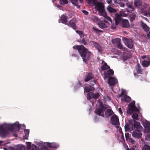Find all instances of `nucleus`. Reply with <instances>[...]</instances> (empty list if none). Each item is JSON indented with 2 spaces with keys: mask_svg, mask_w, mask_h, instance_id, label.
I'll return each mask as SVG.
<instances>
[{
  "mask_svg": "<svg viewBox=\"0 0 150 150\" xmlns=\"http://www.w3.org/2000/svg\"><path fill=\"white\" fill-rule=\"evenodd\" d=\"M125 131H132L134 129H136L132 132V136L137 138L142 137V134L141 132L142 129V127L140 125L139 122L134 121L132 125L131 123L126 125L125 126Z\"/></svg>",
  "mask_w": 150,
  "mask_h": 150,
  "instance_id": "f257e3e1",
  "label": "nucleus"
},
{
  "mask_svg": "<svg viewBox=\"0 0 150 150\" xmlns=\"http://www.w3.org/2000/svg\"><path fill=\"white\" fill-rule=\"evenodd\" d=\"M73 48L78 50L83 62L86 64H88V61L91 58V52L83 45H75L73 46Z\"/></svg>",
  "mask_w": 150,
  "mask_h": 150,
  "instance_id": "f03ea898",
  "label": "nucleus"
},
{
  "mask_svg": "<svg viewBox=\"0 0 150 150\" xmlns=\"http://www.w3.org/2000/svg\"><path fill=\"white\" fill-rule=\"evenodd\" d=\"M108 108V106L105 104H102L98 108H96L94 111L95 113L99 116H101L103 117H105L104 113Z\"/></svg>",
  "mask_w": 150,
  "mask_h": 150,
  "instance_id": "7ed1b4c3",
  "label": "nucleus"
},
{
  "mask_svg": "<svg viewBox=\"0 0 150 150\" xmlns=\"http://www.w3.org/2000/svg\"><path fill=\"white\" fill-rule=\"evenodd\" d=\"M129 108L127 110V112L128 114H131L134 111L139 112V111L135 105V101H133L130 103L129 105Z\"/></svg>",
  "mask_w": 150,
  "mask_h": 150,
  "instance_id": "20e7f679",
  "label": "nucleus"
},
{
  "mask_svg": "<svg viewBox=\"0 0 150 150\" xmlns=\"http://www.w3.org/2000/svg\"><path fill=\"white\" fill-rule=\"evenodd\" d=\"M110 122L112 125H115L117 128L119 127L120 125L119 119L118 117L116 115H113L111 117Z\"/></svg>",
  "mask_w": 150,
  "mask_h": 150,
  "instance_id": "39448f33",
  "label": "nucleus"
},
{
  "mask_svg": "<svg viewBox=\"0 0 150 150\" xmlns=\"http://www.w3.org/2000/svg\"><path fill=\"white\" fill-rule=\"evenodd\" d=\"M123 41L125 45L129 48L132 49L133 47V43L131 39L125 38L123 39Z\"/></svg>",
  "mask_w": 150,
  "mask_h": 150,
  "instance_id": "423d86ee",
  "label": "nucleus"
},
{
  "mask_svg": "<svg viewBox=\"0 0 150 150\" xmlns=\"http://www.w3.org/2000/svg\"><path fill=\"white\" fill-rule=\"evenodd\" d=\"M99 96V94L98 93H95L93 92H90L87 94V99L88 100H90L92 98H93L95 99H96Z\"/></svg>",
  "mask_w": 150,
  "mask_h": 150,
  "instance_id": "0eeeda50",
  "label": "nucleus"
},
{
  "mask_svg": "<svg viewBox=\"0 0 150 150\" xmlns=\"http://www.w3.org/2000/svg\"><path fill=\"white\" fill-rule=\"evenodd\" d=\"M76 18H73L69 21L68 23H67L69 26L71 27L72 28L75 30L76 29Z\"/></svg>",
  "mask_w": 150,
  "mask_h": 150,
  "instance_id": "6e6552de",
  "label": "nucleus"
},
{
  "mask_svg": "<svg viewBox=\"0 0 150 150\" xmlns=\"http://www.w3.org/2000/svg\"><path fill=\"white\" fill-rule=\"evenodd\" d=\"M108 81L109 84L111 86H114L118 83L117 79L112 77L109 78Z\"/></svg>",
  "mask_w": 150,
  "mask_h": 150,
  "instance_id": "1a4fd4ad",
  "label": "nucleus"
},
{
  "mask_svg": "<svg viewBox=\"0 0 150 150\" xmlns=\"http://www.w3.org/2000/svg\"><path fill=\"white\" fill-rule=\"evenodd\" d=\"M86 74L85 76L84 81L85 82H88L94 79L93 75L91 73H86Z\"/></svg>",
  "mask_w": 150,
  "mask_h": 150,
  "instance_id": "9d476101",
  "label": "nucleus"
},
{
  "mask_svg": "<svg viewBox=\"0 0 150 150\" xmlns=\"http://www.w3.org/2000/svg\"><path fill=\"white\" fill-rule=\"evenodd\" d=\"M8 134V132L3 126H0V136L2 137H5Z\"/></svg>",
  "mask_w": 150,
  "mask_h": 150,
  "instance_id": "9b49d317",
  "label": "nucleus"
},
{
  "mask_svg": "<svg viewBox=\"0 0 150 150\" xmlns=\"http://www.w3.org/2000/svg\"><path fill=\"white\" fill-rule=\"evenodd\" d=\"M20 126V125L19 124H17L14 123L12 125H8L7 126V128L9 130L13 131L14 130L15 127L19 128Z\"/></svg>",
  "mask_w": 150,
  "mask_h": 150,
  "instance_id": "f8f14e48",
  "label": "nucleus"
},
{
  "mask_svg": "<svg viewBox=\"0 0 150 150\" xmlns=\"http://www.w3.org/2000/svg\"><path fill=\"white\" fill-rule=\"evenodd\" d=\"M95 8L99 12L104 9V6L101 3L98 1L95 4Z\"/></svg>",
  "mask_w": 150,
  "mask_h": 150,
  "instance_id": "ddd939ff",
  "label": "nucleus"
},
{
  "mask_svg": "<svg viewBox=\"0 0 150 150\" xmlns=\"http://www.w3.org/2000/svg\"><path fill=\"white\" fill-rule=\"evenodd\" d=\"M101 64H103L101 67V69L102 71H104L105 70L110 69V67L108 66L107 64L103 60H101Z\"/></svg>",
  "mask_w": 150,
  "mask_h": 150,
  "instance_id": "4468645a",
  "label": "nucleus"
},
{
  "mask_svg": "<svg viewBox=\"0 0 150 150\" xmlns=\"http://www.w3.org/2000/svg\"><path fill=\"white\" fill-rule=\"evenodd\" d=\"M91 42L93 43L94 46L99 52L102 51L101 47L98 42H95L94 41H92Z\"/></svg>",
  "mask_w": 150,
  "mask_h": 150,
  "instance_id": "2eb2a0df",
  "label": "nucleus"
},
{
  "mask_svg": "<svg viewBox=\"0 0 150 150\" xmlns=\"http://www.w3.org/2000/svg\"><path fill=\"white\" fill-rule=\"evenodd\" d=\"M114 71L112 69H110L104 72V75L105 77L107 78L110 75H112L114 74Z\"/></svg>",
  "mask_w": 150,
  "mask_h": 150,
  "instance_id": "dca6fc26",
  "label": "nucleus"
},
{
  "mask_svg": "<svg viewBox=\"0 0 150 150\" xmlns=\"http://www.w3.org/2000/svg\"><path fill=\"white\" fill-rule=\"evenodd\" d=\"M105 111V117H106L110 116L113 115L114 113L113 111L111 109H108Z\"/></svg>",
  "mask_w": 150,
  "mask_h": 150,
  "instance_id": "f3484780",
  "label": "nucleus"
},
{
  "mask_svg": "<svg viewBox=\"0 0 150 150\" xmlns=\"http://www.w3.org/2000/svg\"><path fill=\"white\" fill-rule=\"evenodd\" d=\"M98 24L99 27L101 29L106 28L107 27V26L104 23L103 21H100L98 22Z\"/></svg>",
  "mask_w": 150,
  "mask_h": 150,
  "instance_id": "a211bd4d",
  "label": "nucleus"
},
{
  "mask_svg": "<svg viewBox=\"0 0 150 150\" xmlns=\"http://www.w3.org/2000/svg\"><path fill=\"white\" fill-rule=\"evenodd\" d=\"M131 100V98L129 96L126 94H125L123 98H121L122 101L127 102Z\"/></svg>",
  "mask_w": 150,
  "mask_h": 150,
  "instance_id": "6ab92c4d",
  "label": "nucleus"
},
{
  "mask_svg": "<svg viewBox=\"0 0 150 150\" xmlns=\"http://www.w3.org/2000/svg\"><path fill=\"white\" fill-rule=\"evenodd\" d=\"M126 6L128 7L127 9V11L131 13L134 11V8L132 6L131 3H127L126 4Z\"/></svg>",
  "mask_w": 150,
  "mask_h": 150,
  "instance_id": "aec40b11",
  "label": "nucleus"
},
{
  "mask_svg": "<svg viewBox=\"0 0 150 150\" xmlns=\"http://www.w3.org/2000/svg\"><path fill=\"white\" fill-rule=\"evenodd\" d=\"M141 26L144 31H148L149 30V28L146 24L144 23L142 21L141 22Z\"/></svg>",
  "mask_w": 150,
  "mask_h": 150,
  "instance_id": "412c9836",
  "label": "nucleus"
},
{
  "mask_svg": "<svg viewBox=\"0 0 150 150\" xmlns=\"http://www.w3.org/2000/svg\"><path fill=\"white\" fill-rule=\"evenodd\" d=\"M122 25L124 28H128L129 26V24L128 20L125 19L122 21Z\"/></svg>",
  "mask_w": 150,
  "mask_h": 150,
  "instance_id": "4be33fe9",
  "label": "nucleus"
},
{
  "mask_svg": "<svg viewBox=\"0 0 150 150\" xmlns=\"http://www.w3.org/2000/svg\"><path fill=\"white\" fill-rule=\"evenodd\" d=\"M61 19L62 23L66 25L67 24V18L66 16L64 14L62 15Z\"/></svg>",
  "mask_w": 150,
  "mask_h": 150,
  "instance_id": "5701e85b",
  "label": "nucleus"
},
{
  "mask_svg": "<svg viewBox=\"0 0 150 150\" xmlns=\"http://www.w3.org/2000/svg\"><path fill=\"white\" fill-rule=\"evenodd\" d=\"M136 69L137 73L139 74H142V70L139 64L138 63L137 64L136 67Z\"/></svg>",
  "mask_w": 150,
  "mask_h": 150,
  "instance_id": "b1692460",
  "label": "nucleus"
},
{
  "mask_svg": "<svg viewBox=\"0 0 150 150\" xmlns=\"http://www.w3.org/2000/svg\"><path fill=\"white\" fill-rule=\"evenodd\" d=\"M142 65L143 67H147L150 65V60L146 61L144 60L142 62Z\"/></svg>",
  "mask_w": 150,
  "mask_h": 150,
  "instance_id": "393cba45",
  "label": "nucleus"
},
{
  "mask_svg": "<svg viewBox=\"0 0 150 150\" xmlns=\"http://www.w3.org/2000/svg\"><path fill=\"white\" fill-rule=\"evenodd\" d=\"M94 89L95 88L93 87L90 86H89L85 87L84 90L86 92L88 93L90 92L91 91L94 90Z\"/></svg>",
  "mask_w": 150,
  "mask_h": 150,
  "instance_id": "a878e982",
  "label": "nucleus"
},
{
  "mask_svg": "<svg viewBox=\"0 0 150 150\" xmlns=\"http://www.w3.org/2000/svg\"><path fill=\"white\" fill-rule=\"evenodd\" d=\"M47 146L50 148L57 149L58 147L57 145L54 143H47Z\"/></svg>",
  "mask_w": 150,
  "mask_h": 150,
  "instance_id": "bb28decb",
  "label": "nucleus"
},
{
  "mask_svg": "<svg viewBox=\"0 0 150 150\" xmlns=\"http://www.w3.org/2000/svg\"><path fill=\"white\" fill-rule=\"evenodd\" d=\"M134 4L137 7H139L142 4V1L141 0H134Z\"/></svg>",
  "mask_w": 150,
  "mask_h": 150,
  "instance_id": "cd10ccee",
  "label": "nucleus"
},
{
  "mask_svg": "<svg viewBox=\"0 0 150 150\" xmlns=\"http://www.w3.org/2000/svg\"><path fill=\"white\" fill-rule=\"evenodd\" d=\"M86 1L91 6H94L97 2V0H88Z\"/></svg>",
  "mask_w": 150,
  "mask_h": 150,
  "instance_id": "c85d7f7f",
  "label": "nucleus"
},
{
  "mask_svg": "<svg viewBox=\"0 0 150 150\" xmlns=\"http://www.w3.org/2000/svg\"><path fill=\"white\" fill-rule=\"evenodd\" d=\"M24 132L25 134V136L23 137V139H28V137L29 133V130L28 129H24Z\"/></svg>",
  "mask_w": 150,
  "mask_h": 150,
  "instance_id": "c756f323",
  "label": "nucleus"
},
{
  "mask_svg": "<svg viewBox=\"0 0 150 150\" xmlns=\"http://www.w3.org/2000/svg\"><path fill=\"white\" fill-rule=\"evenodd\" d=\"M16 150H25L24 146L23 145H18L15 148Z\"/></svg>",
  "mask_w": 150,
  "mask_h": 150,
  "instance_id": "7c9ffc66",
  "label": "nucleus"
},
{
  "mask_svg": "<svg viewBox=\"0 0 150 150\" xmlns=\"http://www.w3.org/2000/svg\"><path fill=\"white\" fill-rule=\"evenodd\" d=\"M112 42L114 44L117 45L121 42V40L119 38L115 39L112 40Z\"/></svg>",
  "mask_w": 150,
  "mask_h": 150,
  "instance_id": "2f4dec72",
  "label": "nucleus"
},
{
  "mask_svg": "<svg viewBox=\"0 0 150 150\" xmlns=\"http://www.w3.org/2000/svg\"><path fill=\"white\" fill-rule=\"evenodd\" d=\"M129 20L130 22H132L136 18V15L134 13H132L130 15Z\"/></svg>",
  "mask_w": 150,
  "mask_h": 150,
  "instance_id": "473e14b6",
  "label": "nucleus"
},
{
  "mask_svg": "<svg viewBox=\"0 0 150 150\" xmlns=\"http://www.w3.org/2000/svg\"><path fill=\"white\" fill-rule=\"evenodd\" d=\"M107 9L108 11L110 13H115L116 11L115 9L109 6L107 7Z\"/></svg>",
  "mask_w": 150,
  "mask_h": 150,
  "instance_id": "72a5a7b5",
  "label": "nucleus"
},
{
  "mask_svg": "<svg viewBox=\"0 0 150 150\" xmlns=\"http://www.w3.org/2000/svg\"><path fill=\"white\" fill-rule=\"evenodd\" d=\"M78 42L81 44H83L85 45H86L88 44V43L86 42L84 38H83L82 39H80L78 41Z\"/></svg>",
  "mask_w": 150,
  "mask_h": 150,
  "instance_id": "f704fd0d",
  "label": "nucleus"
},
{
  "mask_svg": "<svg viewBox=\"0 0 150 150\" xmlns=\"http://www.w3.org/2000/svg\"><path fill=\"white\" fill-rule=\"evenodd\" d=\"M100 14L104 17H105L106 16H107V14L104 10V9H103L101 11H100L99 12Z\"/></svg>",
  "mask_w": 150,
  "mask_h": 150,
  "instance_id": "c9c22d12",
  "label": "nucleus"
},
{
  "mask_svg": "<svg viewBox=\"0 0 150 150\" xmlns=\"http://www.w3.org/2000/svg\"><path fill=\"white\" fill-rule=\"evenodd\" d=\"M142 150H150V146L146 144L144 145L142 147Z\"/></svg>",
  "mask_w": 150,
  "mask_h": 150,
  "instance_id": "e433bc0d",
  "label": "nucleus"
},
{
  "mask_svg": "<svg viewBox=\"0 0 150 150\" xmlns=\"http://www.w3.org/2000/svg\"><path fill=\"white\" fill-rule=\"evenodd\" d=\"M92 29L93 31L96 33H102L103 32V30H99L94 27H93Z\"/></svg>",
  "mask_w": 150,
  "mask_h": 150,
  "instance_id": "4c0bfd02",
  "label": "nucleus"
},
{
  "mask_svg": "<svg viewBox=\"0 0 150 150\" xmlns=\"http://www.w3.org/2000/svg\"><path fill=\"white\" fill-rule=\"evenodd\" d=\"M132 117L133 119L138 120V116L137 114L136 113H134L132 116Z\"/></svg>",
  "mask_w": 150,
  "mask_h": 150,
  "instance_id": "58836bf2",
  "label": "nucleus"
},
{
  "mask_svg": "<svg viewBox=\"0 0 150 150\" xmlns=\"http://www.w3.org/2000/svg\"><path fill=\"white\" fill-rule=\"evenodd\" d=\"M82 83H81L79 81H78L77 83L75 86V89H77L78 88L80 87L81 86H82Z\"/></svg>",
  "mask_w": 150,
  "mask_h": 150,
  "instance_id": "ea45409f",
  "label": "nucleus"
},
{
  "mask_svg": "<svg viewBox=\"0 0 150 150\" xmlns=\"http://www.w3.org/2000/svg\"><path fill=\"white\" fill-rule=\"evenodd\" d=\"M144 126L145 128L150 127V123L148 121L145 122L143 123Z\"/></svg>",
  "mask_w": 150,
  "mask_h": 150,
  "instance_id": "a19ab883",
  "label": "nucleus"
},
{
  "mask_svg": "<svg viewBox=\"0 0 150 150\" xmlns=\"http://www.w3.org/2000/svg\"><path fill=\"white\" fill-rule=\"evenodd\" d=\"M30 149L31 150H40L39 148L34 144L32 145Z\"/></svg>",
  "mask_w": 150,
  "mask_h": 150,
  "instance_id": "79ce46f5",
  "label": "nucleus"
},
{
  "mask_svg": "<svg viewBox=\"0 0 150 150\" xmlns=\"http://www.w3.org/2000/svg\"><path fill=\"white\" fill-rule=\"evenodd\" d=\"M71 3L75 6H77L78 5V1L77 0H70Z\"/></svg>",
  "mask_w": 150,
  "mask_h": 150,
  "instance_id": "37998d69",
  "label": "nucleus"
},
{
  "mask_svg": "<svg viewBox=\"0 0 150 150\" xmlns=\"http://www.w3.org/2000/svg\"><path fill=\"white\" fill-rule=\"evenodd\" d=\"M76 32L79 35L81 38L84 37V35L82 31L79 30H76Z\"/></svg>",
  "mask_w": 150,
  "mask_h": 150,
  "instance_id": "c03bdc74",
  "label": "nucleus"
},
{
  "mask_svg": "<svg viewBox=\"0 0 150 150\" xmlns=\"http://www.w3.org/2000/svg\"><path fill=\"white\" fill-rule=\"evenodd\" d=\"M60 3L61 4L64 5L68 4V0H60Z\"/></svg>",
  "mask_w": 150,
  "mask_h": 150,
  "instance_id": "a18cd8bd",
  "label": "nucleus"
},
{
  "mask_svg": "<svg viewBox=\"0 0 150 150\" xmlns=\"http://www.w3.org/2000/svg\"><path fill=\"white\" fill-rule=\"evenodd\" d=\"M145 15L147 16H150V7L149 8L147 11L145 12Z\"/></svg>",
  "mask_w": 150,
  "mask_h": 150,
  "instance_id": "49530a36",
  "label": "nucleus"
},
{
  "mask_svg": "<svg viewBox=\"0 0 150 150\" xmlns=\"http://www.w3.org/2000/svg\"><path fill=\"white\" fill-rule=\"evenodd\" d=\"M27 144V146L28 148L29 149H30L31 148V144L30 142H26Z\"/></svg>",
  "mask_w": 150,
  "mask_h": 150,
  "instance_id": "de8ad7c7",
  "label": "nucleus"
},
{
  "mask_svg": "<svg viewBox=\"0 0 150 150\" xmlns=\"http://www.w3.org/2000/svg\"><path fill=\"white\" fill-rule=\"evenodd\" d=\"M120 21V19L119 18H116L115 19V25L116 26H117L119 22Z\"/></svg>",
  "mask_w": 150,
  "mask_h": 150,
  "instance_id": "09e8293b",
  "label": "nucleus"
},
{
  "mask_svg": "<svg viewBox=\"0 0 150 150\" xmlns=\"http://www.w3.org/2000/svg\"><path fill=\"white\" fill-rule=\"evenodd\" d=\"M93 19L94 21L97 22L98 23L100 21L97 17L95 16H93Z\"/></svg>",
  "mask_w": 150,
  "mask_h": 150,
  "instance_id": "8fccbe9b",
  "label": "nucleus"
},
{
  "mask_svg": "<svg viewBox=\"0 0 150 150\" xmlns=\"http://www.w3.org/2000/svg\"><path fill=\"white\" fill-rule=\"evenodd\" d=\"M144 132H145L148 133L150 132V127L148 128H145L144 129Z\"/></svg>",
  "mask_w": 150,
  "mask_h": 150,
  "instance_id": "3c124183",
  "label": "nucleus"
},
{
  "mask_svg": "<svg viewBox=\"0 0 150 150\" xmlns=\"http://www.w3.org/2000/svg\"><path fill=\"white\" fill-rule=\"evenodd\" d=\"M97 81L96 80H94L93 81H91L90 82V84L91 86H93L95 84H96V83Z\"/></svg>",
  "mask_w": 150,
  "mask_h": 150,
  "instance_id": "603ef678",
  "label": "nucleus"
},
{
  "mask_svg": "<svg viewBox=\"0 0 150 150\" xmlns=\"http://www.w3.org/2000/svg\"><path fill=\"white\" fill-rule=\"evenodd\" d=\"M129 142L131 143L132 144H135V143L136 142L134 140H133L131 138H130L129 139Z\"/></svg>",
  "mask_w": 150,
  "mask_h": 150,
  "instance_id": "864d4df0",
  "label": "nucleus"
},
{
  "mask_svg": "<svg viewBox=\"0 0 150 150\" xmlns=\"http://www.w3.org/2000/svg\"><path fill=\"white\" fill-rule=\"evenodd\" d=\"M118 47L120 49L123 50V47L122 46V45L120 43V44H118L117 45Z\"/></svg>",
  "mask_w": 150,
  "mask_h": 150,
  "instance_id": "5fc2aeb1",
  "label": "nucleus"
},
{
  "mask_svg": "<svg viewBox=\"0 0 150 150\" xmlns=\"http://www.w3.org/2000/svg\"><path fill=\"white\" fill-rule=\"evenodd\" d=\"M129 134L128 133H125V136L126 140L129 139L130 138H129Z\"/></svg>",
  "mask_w": 150,
  "mask_h": 150,
  "instance_id": "6e6d98bb",
  "label": "nucleus"
},
{
  "mask_svg": "<svg viewBox=\"0 0 150 150\" xmlns=\"http://www.w3.org/2000/svg\"><path fill=\"white\" fill-rule=\"evenodd\" d=\"M9 148V149L10 150H13L14 149V148L13 147L11 146H10L7 145L6 144L5 146Z\"/></svg>",
  "mask_w": 150,
  "mask_h": 150,
  "instance_id": "4d7b16f0",
  "label": "nucleus"
},
{
  "mask_svg": "<svg viewBox=\"0 0 150 150\" xmlns=\"http://www.w3.org/2000/svg\"><path fill=\"white\" fill-rule=\"evenodd\" d=\"M105 18V19H107V20H108L110 22H112V20L110 18L109 16H106Z\"/></svg>",
  "mask_w": 150,
  "mask_h": 150,
  "instance_id": "13d9d810",
  "label": "nucleus"
},
{
  "mask_svg": "<svg viewBox=\"0 0 150 150\" xmlns=\"http://www.w3.org/2000/svg\"><path fill=\"white\" fill-rule=\"evenodd\" d=\"M82 12L85 15H87L88 14V12L85 10H83L82 11Z\"/></svg>",
  "mask_w": 150,
  "mask_h": 150,
  "instance_id": "bf43d9fd",
  "label": "nucleus"
},
{
  "mask_svg": "<svg viewBox=\"0 0 150 150\" xmlns=\"http://www.w3.org/2000/svg\"><path fill=\"white\" fill-rule=\"evenodd\" d=\"M119 110V111L120 113L121 114H122V110L121 109V108H119L118 109Z\"/></svg>",
  "mask_w": 150,
  "mask_h": 150,
  "instance_id": "052dcab7",
  "label": "nucleus"
},
{
  "mask_svg": "<svg viewBox=\"0 0 150 150\" xmlns=\"http://www.w3.org/2000/svg\"><path fill=\"white\" fill-rule=\"evenodd\" d=\"M117 26H116L115 25H112L111 26V28L112 29H114L116 28V27Z\"/></svg>",
  "mask_w": 150,
  "mask_h": 150,
  "instance_id": "680f3d73",
  "label": "nucleus"
},
{
  "mask_svg": "<svg viewBox=\"0 0 150 150\" xmlns=\"http://www.w3.org/2000/svg\"><path fill=\"white\" fill-rule=\"evenodd\" d=\"M107 2L109 4H110L112 2V0H106Z\"/></svg>",
  "mask_w": 150,
  "mask_h": 150,
  "instance_id": "e2e57ef3",
  "label": "nucleus"
},
{
  "mask_svg": "<svg viewBox=\"0 0 150 150\" xmlns=\"http://www.w3.org/2000/svg\"><path fill=\"white\" fill-rule=\"evenodd\" d=\"M4 149L5 150H9V148H8V147L7 148V147H6V146L4 147Z\"/></svg>",
  "mask_w": 150,
  "mask_h": 150,
  "instance_id": "0e129e2a",
  "label": "nucleus"
},
{
  "mask_svg": "<svg viewBox=\"0 0 150 150\" xmlns=\"http://www.w3.org/2000/svg\"><path fill=\"white\" fill-rule=\"evenodd\" d=\"M71 56L72 57H77V55H76V54H72L71 55Z\"/></svg>",
  "mask_w": 150,
  "mask_h": 150,
  "instance_id": "69168bd1",
  "label": "nucleus"
},
{
  "mask_svg": "<svg viewBox=\"0 0 150 150\" xmlns=\"http://www.w3.org/2000/svg\"><path fill=\"white\" fill-rule=\"evenodd\" d=\"M147 36L150 38V31L147 33Z\"/></svg>",
  "mask_w": 150,
  "mask_h": 150,
  "instance_id": "338daca9",
  "label": "nucleus"
},
{
  "mask_svg": "<svg viewBox=\"0 0 150 150\" xmlns=\"http://www.w3.org/2000/svg\"><path fill=\"white\" fill-rule=\"evenodd\" d=\"M142 58L143 59H144L146 58V55H143L142 56Z\"/></svg>",
  "mask_w": 150,
  "mask_h": 150,
  "instance_id": "774afa93",
  "label": "nucleus"
}]
</instances>
